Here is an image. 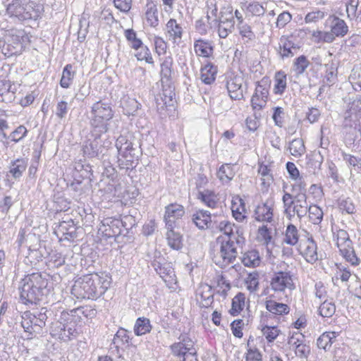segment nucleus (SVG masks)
<instances>
[{"label": "nucleus", "mask_w": 361, "mask_h": 361, "mask_svg": "<svg viewBox=\"0 0 361 361\" xmlns=\"http://www.w3.org/2000/svg\"><path fill=\"white\" fill-rule=\"evenodd\" d=\"M104 273H92L76 279L71 288V293L78 299L95 300L104 294L110 281Z\"/></svg>", "instance_id": "1"}, {"label": "nucleus", "mask_w": 361, "mask_h": 361, "mask_svg": "<svg viewBox=\"0 0 361 361\" xmlns=\"http://www.w3.org/2000/svg\"><path fill=\"white\" fill-rule=\"evenodd\" d=\"M47 274L35 272L25 276L20 281V300L25 305H37L48 293Z\"/></svg>", "instance_id": "2"}, {"label": "nucleus", "mask_w": 361, "mask_h": 361, "mask_svg": "<svg viewBox=\"0 0 361 361\" xmlns=\"http://www.w3.org/2000/svg\"><path fill=\"white\" fill-rule=\"evenodd\" d=\"M235 226L228 221H221L219 224L220 230L228 238V240H224L222 237H219L216 240L217 243H221V246L219 252L214 256L213 262L221 268H225L234 262L238 255L237 245L242 246L245 243L244 237L235 238V240L233 239Z\"/></svg>", "instance_id": "3"}, {"label": "nucleus", "mask_w": 361, "mask_h": 361, "mask_svg": "<svg viewBox=\"0 0 361 361\" xmlns=\"http://www.w3.org/2000/svg\"><path fill=\"white\" fill-rule=\"evenodd\" d=\"M114 111L110 104L99 100L91 109L90 126L96 136L101 137L109 130V121L113 118Z\"/></svg>", "instance_id": "4"}, {"label": "nucleus", "mask_w": 361, "mask_h": 361, "mask_svg": "<svg viewBox=\"0 0 361 361\" xmlns=\"http://www.w3.org/2000/svg\"><path fill=\"white\" fill-rule=\"evenodd\" d=\"M179 341L170 346L171 358L170 361H198L194 343L186 335H181Z\"/></svg>", "instance_id": "5"}, {"label": "nucleus", "mask_w": 361, "mask_h": 361, "mask_svg": "<svg viewBox=\"0 0 361 361\" xmlns=\"http://www.w3.org/2000/svg\"><path fill=\"white\" fill-rule=\"evenodd\" d=\"M334 238L336 239V245L339 249L341 255L345 259L351 264L353 266H356L360 264V259L355 254L353 247V242L350 239L349 235L346 231L343 229H338L334 231L332 229Z\"/></svg>", "instance_id": "6"}, {"label": "nucleus", "mask_w": 361, "mask_h": 361, "mask_svg": "<svg viewBox=\"0 0 361 361\" xmlns=\"http://www.w3.org/2000/svg\"><path fill=\"white\" fill-rule=\"evenodd\" d=\"M151 265L168 286L176 283V276L172 263L168 262L159 252L154 253Z\"/></svg>", "instance_id": "7"}, {"label": "nucleus", "mask_w": 361, "mask_h": 361, "mask_svg": "<svg viewBox=\"0 0 361 361\" xmlns=\"http://www.w3.org/2000/svg\"><path fill=\"white\" fill-rule=\"evenodd\" d=\"M128 151L121 157H118V167L121 169L133 170L137 164L139 157L142 155L141 142L139 139L131 142L128 147Z\"/></svg>", "instance_id": "8"}, {"label": "nucleus", "mask_w": 361, "mask_h": 361, "mask_svg": "<svg viewBox=\"0 0 361 361\" xmlns=\"http://www.w3.org/2000/svg\"><path fill=\"white\" fill-rule=\"evenodd\" d=\"M123 223L118 219L106 218L102 221L99 231L106 238H114L117 243L124 242L123 231L121 228Z\"/></svg>", "instance_id": "9"}, {"label": "nucleus", "mask_w": 361, "mask_h": 361, "mask_svg": "<svg viewBox=\"0 0 361 361\" xmlns=\"http://www.w3.org/2000/svg\"><path fill=\"white\" fill-rule=\"evenodd\" d=\"M271 287L274 291H284L286 288L295 289L293 275L290 271H278L274 273L271 280Z\"/></svg>", "instance_id": "10"}, {"label": "nucleus", "mask_w": 361, "mask_h": 361, "mask_svg": "<svg viewBox=\"0 0 361 361\" xmlns=\"http://www.w3.org/2000/svg\"><path fill=\"white\" fill-rule=\"evenodd\" d=\"M268 82L269 78L266 77L257 82L255 94L251 99V105L253 109L258 107L259 109H262L265 106L269 95Z\"/></svg>", "instance_id": "11"}, {"label": "nucleus", "mask_w": 361, "mask_h": 361, "mask_svg": "<svg viewBox=\"0 0 361 361\" xmlns=\"http://www.w3.org/2000/svg\"><path fill=\"white\" fill-rule=\"evenodd\" d=\"M30 7L25 0H13L7 5L6 12L11 17H16L19 20H25L32 18L29 11Z\"/></svg>", "instance_id": "12"}, {"label": "nucleus", "mask_w": 361, "mask_h": 361, "mask_svg": "<svg viewBox=\"0 0 361 361\" xmlns=\"http://www.w3.org/2000/svg\"><path fill=\"white\" fill-rule=\"evenodd\" d=\"M298 250L307 262L313 264L318 260L317 245L312 237L301 239Z\"/></svg>", "instance_id": "13"}, {"label": "nucleus", "mask_w": 361, "mask_h": 361, "mask_svg": "<svg viewBox=\"0 0 361 361\" xmlns=\"http://www.w3.org/2000/svg\"><path fill=\"white\" fill-rule=\"evenodd\" d=\"M162 93L156 97V104L158 110H163L167 106H173L175 99L174 87L171 82L162 84Z\"/></svg>", "instance_id": "14"}, {"label": "nucleus", "mask_w": 361, "mask_h": 361, "mask_svg": "<svg viewBox=\"0 0 361 361\" xmlns=\"http://www.w3.org/2000/svg\"><path fill=\"white\" fill-rule=\"evenodd\" d=\"M274 206L273 198H269L264 202L259 204L255 210L256 221L271 222L274 216Z\"/></svg>", "instance_id": "15"}, {"label": "nucleus", "mask_w": 361, "mask_h": 361, "mask_svg": "<svg viewBox=\"0 0 361 361\" xmlns=\"http://www.w3.org/2000/svg\"><path fill=\"white\" fill-rule=\"evenodd\" d=\"M78 322L72 319L68 320L67 322H62L61 317H59L60 328L59 339L63 341H69L73 338H76L78 335V331L76 329Z\"/></svg>", "instance_id": "16"}, {"label": "nucleus", "mask_w": 361, "mask_h": 361, "mask_svg": "<svg viewBox=\"0 0 361 361\" xmlns=\"http://www.w3.org/2000/svg\"><path fill=\"white\" fill-rule=\"evenodd\" d=\"M48 310L47 307H42L39 310L31 312V318L33 325V332L37 334L43 333V327L45 326L46 321L48 319Z\"/></svg>", "instance_id": "17"}, {"label": "nucleus", "mask_w": 361, "mask_h": 361, "mask_svg": "<svg viewBox=\"0 0 361 361\" xmlns=\"http://www.w3.org/2000/svg\"><path fill=\"white\" fill-rule=\"evenodd\" d=\"M192 221L201 230L212 228L211 213L207 210H198L192 215Z\"/></svg>", "instance_id": "18"}, {"label": "nucleus", "mask_w": 361, "mask_h": 361, "mask_svg": "<svg viewBox=\"0 0 361 361\" xmlns=\"http://www.w3.org/2000/svg\"><path fill=\"white\" fill-rule=\"evenodd\" d=\"M242 82L243 79L240 77H234L227 81L226 88L232 99L240 100L243 98Z\"/></svg>", "instance_id": "19"}, {"label": "nucleus", "mask_w": 361, "mask_h": 361, "mask_svg": "<svg viewBox=\"0 0 361 361\" xmlns=\"http://www.w3.org/2000/svg\"><path fill=\"white\" fill-rule=\"evenodd\" d=\"M91 135L94 137L93 140H87L82 147V151L85 156L90 158L96 157L99 154L102 146L99 142L100 137H97L92 129Z\"/></svg>", "instance_id": "20"}, {"label": "nucleus", "mask_w": 361, "mask_h": 361, "mask_svg": "<svg viewBox=\"0 0 361 361\" xmlns=\"http://www.w3.org/2000/svg\"><path fill=\"white\" fill-rule=\"evenodd\" d=\"M136 140L137 138L130 132L121 135L116 141V147L118 151V157L127 153V151L129 150L128 149L129 145Z\"/></svg>", "instance_id": "21"}, {"label": "nucleus", "mask_w": 361, "mask_h": 361, "mask_svg": "<svg viewBox=\"0 0 361 361\" xmlns=\"http://www.w3.org/2000/svg\"><path fill=\"white\" fill-rule=\"evenodd\" d=\"M87 310V309L84 310V307H78L73 309L70 312L63 311L61 313V320L62 322H67L72 319V321L74 320L79 323L81 321V315H84L86 317H88L89 314L86 313ZM88 311L94 314V310H88Z\"/></svg>", "instance_id": "22"}, {"label": "nucleus", "mask_w": 361, "mask_h": 361, "mask_svg": "<svg viewBox=\"0 0 361 361\" xmlns=\"http://www.w3.org/2000/svg\"><path fill=\"white\" fill-rule=\"evenodd\" d=\"M308 207L307 197H305L304 195H295V204L292 211V217L296 214L301 219L307 215Z\"/></svg>", "instance_id": "23"}, {"label": "nucleus", "mask_w": 361, "mask_h": 361, "mask_svg": "<svg viewBox=\"0 0 361 361\" xmlns=\"http://www.w3.org/2000/svg\"><path fill=\"white\" fill-rule=\"evenodd\" d=\"M235 20L233 16L229 18H224L221 16L219 25H218V32L219 36L221 38H226L234 29Z\"/></svg>", "instance_id": "24"}, {"label": "nucleus", "mask_w": 361, "mask_h": 361, "mask_svg": "<svg viewBox=\"0 0 361 361\" xmlns=\"http://www.w3.org/2000/svg\"><path fill=\"white\" fill-rule=\"evenodd\" d=\"M217 73V67L212 63H207L201 68V80L207 85H210L214 82Z\"/></svg>", "instance_id": "25"}, {"label": "nucleus", "mask_w": 361, "mask_h": 361, "mask_svg": "<svg viewBox=\"0 0 361 361\" xmlns=\"http://www.w3.org/2000/svg\"><path fill=\"white\" fill-rule=\"evenodd\" d=\"M331 31L338 37H343L348 32V26L344 20L334 16L331 25Z\"/></svg>", "instance_id": "26"}, {"label": "nucleus", "mask_w": 361, "mask_h": 361, "mask_svg": "<svg viewBox=\"0 0 361 361\" xmlns=\"http://www.w3.org/2000/svg\"><path fill=\"white\" fill-rule=\"evenodd\" d=\"M131 339L130 332L123 328H120L114 337L112 344H114L117 349L123 345L130 346L133 345Z\"/></svg>", "instance_id": "27"}, {"label": "nucleus", "mask_w": 361, "mask_h": 361, "mask_svg": "<svg viewBox=\"0 0 361 361\" xmlns=\"http://www.w3.org/2000/svg\"><path fill=\"white\" fill-rule=\"evenodd\" d=\"M194 49L199 56L209 57L214 51V48L208 41L197 39L195 42Z\"/></svg>", "instance_id": "28"}, {"label": "nucleus", "mask_w": 361, "mask_h": 361, "mask_svg": "<svg viewBox=\"0 0 361 361\" xmlns=\"http://www.w3.org/2000/svg\"><path fill=\"white\" fill-rule=\"evenodd\" d=\"M197 199L210 208L214 209L217 207L219 199L214 192L212 190H205L204 191H199Z\"/></svg>", "instance_id": "29"}, {"label": "nucleus", "mask_w": 361, "mask_h": 361, "mask_svg": "<svg viewBox=\"0 0 361 361\" xmlns=\"http://www.w3.org/2000/svg\"><path fill=\"white\" fill-rule=\"evenodd\" d=\"M286 81L287 75L283 71H279L276 72L274 87V93L275 94L282 95L284 93L287 85Z\"/></svg>", "instance_id": "30"}, {"label": "nucleus", "mask_w": 361, "mask_h": 361, "mask_svg": "<svg viewBox=\"0 0 361 361\" xmlns=\"http://www.w3.org/2000/svg\"><path fill=\"white\" fill-rule=\"evenodd\" d=\"M266 309L271 313L278 315L287 314L290 312V307L286 304L272 300L266 301Z\"/></svg>", "instance_id": "31"}, {"label": "nucleus", "mask_w": 361, "mask_h": 361, "mask_svg": "<svg viewBox=\"0 0 361 361\" xmlns=\"http://www.w3.org/2000/svg\"><path fill=\"white\" fill-rule=\"evenodd\" d=\"M140 104L134 98L124 97L121 100V106L123 108V114L126 115H134L139 109Z\"/></svg>", "instance_id": "32"}, {"label": "nucleus", "mask_w": 361, "mask_h": 361, "mask_svg": "<svg viewBox=\"0 0 361 361\" xmlns=\"http://www.w3.org/2000/svg\"><path fill=\"white\" fill-rule=\"evenodd\" d=\"M173 65V59L167 56L161 63V84L171 82V68Z\"/></svg>", "instance_id": "33"}, {"label": "nucleus", "mask_w": 361, "mask_h": 361, "mask_svg": "<svg viewBox=\"0 0 361 361\" xmlns=\"http://www.w3.org/2000/svg\"><path fill=\"white\" fill-rule=\"evenodd\" d=\"M152 328V326L149 319L139 317L137 319L134 326V333L136 336H142L149 333Z\"/></svg>", "instance_id": "34"}, {"label": "nucleus", "mask_w": 361, "mask_h": 361, "mask_svg": "<svg viewBox=\"0 0 361 361\" xmlns=\"http://www.w3.org/2000/svg\"><path fill=\"white\" fill-rule=\"evenodd\" d=\"M166 239L169 246L175 250L183 247V236L178 232L169 231L166 233Z\"/></svg>", "instance_id": "35"}, {"label": "nucleus", "mask_w": 361, "mask_h": 361, "mask_svg": "<svg viewBox=\"0 0 361 361\" xmlns=\"http://www.w3.org/2000/svg\"><path fill=\"white\" fill-rule=\"evenodd\" d=\"M245 296L243 293H238L232 300L231 308L229 313L235 317L243 310L245 306Z\"/></svg>", "instance_id": "36"}, {"label": "nucleus", "mask_w": 361, "mask_h": 361, "mask_svg": "<svg viewBox=\"0 0 361 361\" xmlns=\"http://www.w3.org/2000/svg\"><path fill=\"white\" fill-rule=\"evenodd\" d=\"M299 241L298 230L295 226L290 224L287 226L283 242L290 245H295Z\"/></svg>", "instance_id": "37"}, {"label": "nucleus", "mask_w": 361, "mask_h": 361, "mask_svg": "<svg viewBox=\"0 0 361 361\" xmlns=\"http://www.w3.org/2000/svg\"><path fill=\"white\" fill-rule=\"evenodd\" d=\"M242 263L245 267H255L259 264L260 257L257 250H250L245 252L242 259Z\"/></svg>", "instance_id": "38"}, {"label": "nucleus", "mask_w": 361, "mask_h": 361, "mask_svg": "<svg viewBox=\"0 0 361 361\" xmlns=\"http://www.w3.org/2000/svg\"><path fill=\"white\" fill-rule=\"evenodd\" d=\"M27 167V161L24 159H18L11 162L9 172L14 178H18L25 171Z\"/></svg>", "instance_id": "39"}, {"label": "nucleus", "mask_w": 361, "mask_h": 361, "mask_svg": "<svg viewBox=\"0 0 361 361\" xmlns=\"http://www.w3.org/2000/svg\"><path fill=\"white\" fill-rule=\"evenodd\" d=\"M235 173L229 164L221 165L217 172V176L223 183L230 182L234 177Z\"/></svg>", "instance_id": "40"}, {"label": "nucleus", "mask_w": 361, "mask_h": 361, "mask_svg": "<svg viewBox=\"0 0 361 361\" xmlns=\"http://www.w3.org/2000/svg\"><path fill=\"white\" fill-rule=\"evenodd\" d=\"M185 214L184 207L178 204H171L166 207L164 216L173 219H178Z\"/></svg>", "instance_id": "41"}, {"label": "nucleus", "mask_w": 361, "mask_h": 361, "mask_svg": "<svg viewBox=\"0 0 361 361\" xmlns=\"http://www.w3.org/2000/svg\"><path fill=\"white\" fill-rule=\"evenodd\" d=\"M290 154L296 157H301L305 152V147L302 139L295 138L289 143Z\"/></svg>", "instance_id": "42"}, {"label": "nucleus", "mask_w": 361, "mask_h": 361, "mask_svg": "<svg viewBox=\"0 0 361 361\" xmlns=\"http://www.w3.org/2000/svg\"><path fill=\"white\" fill-rule=\"evenodd\" d=\"M280 41L281 43L280 44V49L282 50V52H280L281 57L293 56L294 53L292 51V49H296L295 44L284 37H282Z\"/></svg>", "instance_id": "43"}, {"label": "nucleus", "mask_w": 361, "mask_h": 361, "mask_svg": "<svg viewBox=\"0 0 361 361\" xmlns=\"http://www.w3.org/2000/svg\"><path fill=\"white\" fill-rule=\"evenodd\" d=\"M202 298V305L203 307H209L214 302V295L212 293V287L206 284L202 287V290L200 293Z\"/></svg>", "instance_id": "44"}, {"label": "nucleus", "mask_w": 361, "mask_h": 361, "mask_svg": "<svg viewBox=\"0 0 361 361\" xmlns=\"http://www.w3.org/2000/svg\"><path fill=\"white\" fill-rule=\"evenodd\" d=\"M308 161L307 162V165L308 169H312L310 170L313 173H316V170H319L322 164L323 158L319 152H314L311 155H308L307 157Z\"/></svg>", "instance_id": "45"}, {"label": "nucleus", "mask_w": 361, "mask_h": 361, "mask_svg": "<svg viewBox=\"0 0 361 361\" xmlns=\"http://www.w3.org/2000/svg\"><path fill=\"white\" fill-rule=\"evenodd\" d=\"M238 201L240 202L238 204L236 202H232V213L233 217L238 221H242L246 216L243 214L245 212V203L244 201L239 198Z\"/></svg>", "instance_id": "46"}, {"label": "nucleus", "mask_w": 361, "mask_h": 361, "mask_svg": "<svg viewBox=\"0 0 361 361\" xmlns=\"http://www.w3.org/2000/svg\"><path fill=\"white\" fill-rule=\"evenodd\" d=\"M319 314L323 317H331L336 312V305L331 301L325 300L319 307Z\"/></svg>", "instance_id": "47"}, {"label": "nucleus", "mask_w": 361, "mask_h": 361, "mask_svg": "<svg viewBox=\"0 0 361 361\" xmlns=\"http://www.w3.org/2000/svg\"><path fill=\"white\" fill-rule=\"evenodd\" d=\"M73 66L71 64H67L62 73V77L60 81V85L63 88H68L70 86L71 82L73 78V72L72 71Z\"/></svg>", "instance_id": "48"}, {"label": "nucleus", "mask_w": 361, "mask_h": 361, "mask_svg": "<svg viewBox=\"0 0 361 361\" xmlns=\"http://www.w3.org/2000/svg\"><path fill=\"white\" fill-rule=\"evenodd\" d=\"M166 28L169 35L176 38H181L183 29L175 19H170L166 23Z\"/></svg>", "instance_id": "49"}, {"label": "nucleus", "mask_w": 361, "mask_h": 361, "mask_svg": "<svg viewBox=\"0 0 361 361\" xmlns=\"http://www.w3.org/2000/svg\"><path fill=\"white\" fill-rule=\"evenodd\" d=\"M307 213L311 221L314 224H319L323 218V212L321 208L317 205H309Z\"/></svg>", "instance_id": "50"}, {"label": "nucleus", "mask_w": 361, "mask_h": 361, "mask_svg": "<svg viewBox=\"0 0 361 361\" xmlns=\"http://www.w3.org/2000/svg\"><path fill=\"white\" fill-rule=\"evenodd\" d=\"M157 8L156 4L150 5V6H147V9L146 11V18L147 23L152 27H156L158 25L159 19L157 16Z\"/></svg>", "instance_id": "51"}, {"label": "nucleus", "mask_w": 361, "mask_h": 361, "mask_svg": "<svg viewBox=\"0 0 361 361\" xmlns=\"http://www.w3.org/2000/svg\"><path fill=\"white\" fill-rule=\"evenodd\" d=\"M263 336H265L268 343L273 342L280 334V330L275 326H264L262 329Z\"/></svg>", "instance_id": "52"}, {"label": "nucleus", "mask_w": 361, "mask_h": 361, "mask_svg": "<svg viewBox=\"0 0 361 361\" xmlns=\"http://www.w3.org/2000/svg\"><path fill=\"white\" fill-rule=\"evenodd\" d=\"M27 133L28 130L27 128L24 126L20 125L11 133L8 136V139H10L12 142L17 143L26 137Z\"/></svg>", "instance_id": "53"}, {"label": "nucleus", "mask_w": 361, "mask_h": 361, "mask_svg": "<svg viewBox=\"0 0 361 361\" xmlns=\"http://www.w3.org/2000/svg\"><path fill=\"white\" fill-rule=\"evenodd\" d=\"M309 65L310 61L304 55H301L298 57L293 63L295 71L298 75L302 74L306 68L309 66Z\"/></svg>", "instance_id": "54"}, {"label": "nucleus", "mask_w": 361, "mask_h": 361, "mask_svg": "<svg viewBox=\"0 0 361 361\" xmlns=\"http://www.w3.org/2000/svg\"><path fill=\"white\" fill-rule=\"evenodd\" d=\"M119 220L123 223L121 228L123 231V237L126 238L135 225V220L132 216H124Z\"/></svg>", "instance_id": "55"}, {"label": "nucleus", "mask_w": 361, "mask_h": 361, "mask_svg": "<svg viewBox=\"0 0 361 361\" xmlns=\"http://www.w3.org/2000/svg\"><path fill=\"white\" fill-rule=\"evenodd\" d=\"M270 169L263 164H259L258 173L262 176V184L268 185L273 180L272 175L270 173Z\"/></svg>", "instance_id": "56"}, {"label": "nucleus", "mask_w": 361, "mask_h": 361, "mask_svg": "<svg viewBox=\"0 0 361 361\" xmlns=\"http://www.w3.org/2000/svg\"><path fill=\"white\" fill-rule=\"evenodd\" d=\"M325 17V12L317 10L315 11L309 12L305 17L306 23H317Z\"/></svg>", "instance_id": "57"}, {"label": "nucleus", "mask_w": 361, "mask_h": 361, "mask_svg": "<svg viewBox=\"0 0 361 361\" xmlns=\"http://www.w3.org/2000/svg\"><path fill=\"white\" fill-rule=\"evenodd\" d=\"M244 326L243 319H235L231 324V329L234 336L241 338L243 336L242 329Z\"/></svg>", "instance_id": "58"}, {"label": "nucleus", "mask_w": 361, "mask_h": 361, "mask_svg": "<svg viewBox=\"0 0 361 361\" xmlns=\"http://www.w3.org/2000/svg\"><path fill=\"white\" fill-rule=\"evenodd\" d=\"M30 315H31L30 311H26L24 312L22 316V322L21 326L24 329L25 331L28 332L30 334H33V325L31 318H30Z\"/></svg>", "instance_id": "59"}, {"label": "nucleus", "mask_w": 361, "mask_h": 361, "mask_svg": "<svg viewBox=\"0 0 361 361\" xmlns=\"http://www.w3.org/2000/svg\"><path fill=\"white\" fill-rule=\"evenodd\" d=\"M246 10L252 16H263L265 13V9L258 2H252L249 4L246 7Z\"/></svg>", "instance_id": "60"}, {"label": "nucleus", "mask_w": 361, "mask_h": 361, "mask_svg": "<svg viewBox=\"0 0 361 361\" xmlns=\"http://www.w3.org/2000/svg\"><path fill=\"white\" fill-rule=\"evenodd\" d=\"M295 353L297 357L300 358H307L310 353V348L304 343L297 344L295 349Z\"/></svg>", "instance_id": "61"}, {"label": "nucleus", "mask_w": 361, "mask_h": 361, "mask_svg": "<svg viewBox=\"0 0 361 361\" xmlns=\"http://www.w3.org/2000/svg\"><path fill=\"white\" fill-rule=\"evenodd\" d=\"M331 341V335L326 333L322 334L317 341V345L319 348L324 349V350H329V343Z\"/></svg>", "instance_id": "62"}, {"label": "nucleus", "mask_w": 361, "mask_h": 361, "mask_svg": "<svg viewBox=\"0 0 361 361\" xmlns=\"http://www.w3.org/2000/svg\"><path fill=\"white\" fill-rule=\"evenodd\" d=\"M338 206L341 210L348 214H353L355 212V206L350 198L341 200Z\"/></svg>", "instance_id": "63"}, {"label": "nucleus", "mask_w": 361, "mask_h": 361, "mask_svg": "<svg viewBox=\"0 0 361 361\" xmlns=\"http://www.w3.org/2000/svg\"><path fill=\"white\" fill-rule=\"evenodd\" d=\"M246 361H262V355L258 349L250 348L245 356Z\"/></svg>", "instance_id": "64"}]
</instances>
